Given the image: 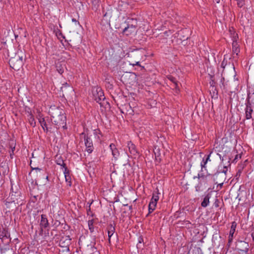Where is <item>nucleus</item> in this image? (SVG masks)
Returning <instances> with one entry per match:
<instances>
[{"label": "nucleus", "mask_w": 254, "mask_h": 254, "mask_svg": "<svg viewBox=\"0 0 254 254\" xmlns=\"http://www.w3.org/2000/svg\"><path fill=\"white\" fill-rule=\"evenodd\" d=\"M235 232L234 231H229V235L228 237V245L229 247H230L231 243L233 241V237H234V234Z\"/></svg>", "instance_id": "a878e982"}, {"label": "nucleus", "mask_w": 254, "mask_h": 254, "mask_svg": "<svg viewBox=\"0 0 254 254\" xmlns=\"http://www.w3.org/2000/svg\"><path fill=\"white\" fill-rule=\"evenodd\" d=\"M243 166L241 165H239L237 169V173L236 175V177L237 178L240 177L241 176V174L242 173V170L243 169Z\"/></svg>", "instance_id": "bb28decb"}, {"label": "nucleus", "mask_w": 254, "mask_h": 254, "mask_svg": "<svg viewBox=\"0 0 254 254\" xmlns=\"http://www.w3.org/2000/svg\"><path fill=\"white\" fill-rule=\"evenodd\" d=\"M135 24H136V22L135 20ZM136 24H128L127 27H126L124 30L123 33L125 34L126 35L128 36L130 35H131L133 33H134L136 32Z\"/></svg>", "instance_id": "9d476101"}, {"label": "nucleus", "mask_w": 254, "mask_h": 254, "mask_svg": "<svg viewBox=\"0 0 254 254\" xmlns=\"http://www.w3.org/2000/svg\"><path fill=\"white\" fill-rule=\"evenodd\" d=\"M61 89L63 92H65L66 95L68 94V93L66 92V89L68 90V92H72L73 91V87L66 82L63 84Z\"/></svg>", "instance_id": "dca6fc26"}, {"label": "nucleus", "mask_w": 254, "mask_h": 254, "mask_svg": "<svg viewBox=\"0 0 254 254\" xmlns=\"http://www.w3.org/2000/svg\"><path fill=\"white\" fill-rule=\"evenodd\" d=\"M109 147H110V150L112 151V154L113 157L116 160H117L120 155L119 151H118V149L117 148L116 145L113 143L110 144Z\"/></svg>", "instance_id": "4468645a"}, {"label": "nucleus", "mask_w": 254, "mask_h": 254, "mask_svg": "<svg viewBox=\"0 0 254 254\" xmlns=\"http://www.w3.org/2000/svg\"><path fill=\"white\" fill-rule=\"evenodd\" d=\"M222 175V174L220 172L213 175L208 173L207 171L206 174L203 172L199 173L197 177L199 182L195 187L196 191H199L202 190L203 188H206L209 185L214 183L219 176Z\"/></svg>", "instance_id": "f03ea898"}, {"label": "nucleus", "mask_w": 254, "mask_h": 254, "mask_svg": "<svg viewBox=\"0 0 254 254\" xmlns=\"http://www.w3.org/2000/svg\"><path fill=\"white\" fill-rule=\"evenodd\" d=\"M214 2H215L216 3H219L220 2V0H213Z\"/></svg>", "instance_id": "58836bf2"}, {"label": "nucleus", "mask_w": 254, "mask_h": 254, "mask_svg": "<svg viewBox=\"0 0 254 254\" xmlns=\"http://www.w3.org/2000/svg\"><path fill=\"white\" fill-rule=\"evenodd\" d=\"M230 32L231 33L232 39L233 40L232 43V52L233 55H236V56H238L239 53L240 52V48L239 45L237 42V39H238V34L235 33V32L232 31L231 29L230 30Z\"/></svg>", "instance_id": "423d86ee"}, {"label": "nucleus", "mask_w": 254, "mask_h": 254, "mask_svg": "<svg viewBox=\"0 0 254 254\" xmlns=\"http://www.w3.org/2000/svg\"><path fill=\"white\" fill-rule=\"evenodd\" d=\"M0 239L3 245H8L10 241L9 234L5 229L0 230Z\"/></svg>", "instance_id": "6e6552de"}, {"label": "nucleus", "mask_w": 254, "mask_h": 254, "mask_svg": "<svg viewBox=\"0 0 254 254\" xmlns=\"http://www.w3.org/2000/svg\"><path fill=\"white\" fill-rule=\"evenodd\" d=\"M253 112V110L252 107L248 104L246 108V118L247 119H250L252 118V114Z\"/></svg>", "instance_id": "412c9836"}, {"label": "nucleus", "mask_w": 254, "mask_h": 254, "mask_svg": "<svg viewBox=\"0 0 254 254\" xmlns=\"http://www.w3.org/2000/svg\"><path fill=\"white\" fill-rule=\"evenodd\" d=\"M92 94L94 100L101 105V102L104 101L105 99V97L102 89L98 87H94L92 89Z\"/></svg>", "instance_id": "39448f33"}, {"label": "nucleus", "mask_w": 254, "mask_h": 254, "mask_svg": "<svg viewBox=\"0 0 254 254\" xmlns=\"http://www.w3.org/2000/svg\"><path fill=\"white\" fill-rule=\"evenodd\" d=\"M220 201L217 198H215L214 202V205L215 207H218L219 206Z\"/></svg>", "instance_id": "c756f323"}, {"label": "nucleus", "mask_w": 254, "mask_h": 254, "mask_svg": "<svg viewBox=\"0 0 254 254\" xmlns=\"http://www.w3.org/2000/svg\"><path fill=\"white\" fill-rule=\"evenodd\" d=\"M236 226H237L236 223L235 222H233L232 223V225H231V229H230V231L235 232Z\"/></svg>", "instance_id": "c85d7f7f"}, {"label": "nucleus", "mask_w": 254, "mask_h": 254, "mask_svg": "<svg viewBox=\"0 0 254 254\" xmlns=\"http://www.w3.org/2000/svg\"><path fill=\"white\" fill-rule=\"evenodd\" d=\"M127 147L128 150L131 154L133 156H135L138 154V152L136 148L135 145L133 144L131 141H129L127 143Z\"/></svg>", "instance_id": "ddd939ff"}, {"label": "nucleus", "mask_w": 254, "mask_h": 254, "mask_svg": "<svg viewBox=\"0 0 254 254\" xmlns=\"http://www.w3.org/2000/svg\"><path fill=\"white\" fill-rule=\"evenodd\" d=\"M56 162L59 165L62 166L64 168V170H65V168H67L65 164L64 163L63 159L62 158L61 156H59L57 157L56 160Z\"/></svg>", "instance_id": "5701e85b"}, {"label": "nucleus", "mask_w": 254, "mask_h": 254, "mask_svg": "<svg viewBox=\"0 0 254 254\" xmlns=\"http://www.w3.org/2000/svg\"><path fill=\"white\" fill-rule=\"evenodd\" d=\"M131 208H132L131 206H129V209H131Z\"/></svg>", "instance_id": "a18cd8bd"}, {"label": "nucleus", "mask_w": 254, "mask_h": 254, "mask_svg": "<svg viewBox=\"0 0 254 254\" xmlns=\"http://www.w3.org/2000/svg\"><path fill=\"white\" fill-rule=\"evenodd\" d=\"M49 226V223L46 215L45 214H42L41 215V220L40 222L41 233H43L44 228H47Z\"/></svg>", "instance_id": "9b49d317"}, {"label": "nucleus", "mask_w": 254, "mask_h": 254, "mask_svg": "<svg viewBox=\"0 0 254 254\" xmlns=\"http://www.w3.org/2000/svg\"><path fill=\"white\" fill-rule=\"evenodd\" d=\"M27 118L29 123L30 124L31 126L32 127H35L36 126V122L33 115L31 112L28 113Z\"/></svg>", "instance_id": "aec40b11"}, {"label": "nucleus", "mask_w": 254, "mask_h": 254, "mask_svg": "<svg viewBox=\"0 0 254 254\" xmlns=\"http://www.w3.org/2000/svg\"><path fill=\"white\" fill-rule=\"evenodd\" d=\"M168 78L174 84V87L176 89L179 88L178 82L175 77L170 75L168 77Z\"/></svg>", "instance_id": "b1692460"}, {"label": "nucleus", "mask_w": 254, "mask_h": 254, "mask_svg": "<svg viewBox=\"0 0 254 254\" xmlns=\"http://www.w3.org/2000/svg\"><path fill=\"white\" fill-rule=\"evenodd\" d=\"M65 181L68 183L69 186H71V178L69 176V171L67 168H65V170L64 171Z\"/></svg>", "instance_id": "a211bd4d"}, {"label": "nucleus", "mask_w": 254, "mask_h": 254, "mask_svg": "<svg viewBox=\"0 0 254 254\" xmlns=\"http://www.w3.org/2000/svg\"><path fill=\"white\" fill-rule=\"evenodd\" d=\"M38 120H39V122L42 127L44 129V130L47 132L48 131V128L46 121L45 120V119L43 118H39L38 119Z\"/></svg>", "instance_id": "4be33fe9"}, {"label": "nucleus", "mask_w": 254, "mask_h": 254, "mask_svg": "<svg viewBox=\"0 0 254 254\" xmlns=\"http://www.w3.org/2000/svg\"><path fill=\"white\" fill-rule=\"evenodd\" d=\"M80 138L83 139L84 144L86 146V151L89 153H91L94 149L92 140L91 137L85 132L80 134Z\"/></svg>", "instance_id": "20e7f679"}, {"label": "nucleus", "mask_w": 254, "mask_h": 254, "mask_svg": "<svg viewBox=\"0 0 254 254\" xmlns=\"http://www.w3.org/2000/svg\"><path fill=\"white\" fill-rule=\"evenodd\" d=\"M155 158L157 160V157H158V156H156V153L155 152Z\"/></svg>", "instance_id": "c03bdc74"}, {"label": "nucleus", "mask_w": 254, "mask_h": 254, "mask_svg": "<svg viewBox=\"0 0 254 254\" xmlns=\"http://www.w3.org/2000/svg\"><path fill=\"white\" fill-rule=\"evenodd\" d=\"M225 63H224V61H223V62H222V63H221V66L222 67H223V68H224V67H225Z\"/></svg>", "instance_id": "c9c22d12"}, {"label": "nucleus", "mask_w": 254, "mask_h": 254, "mask_svg": "<svg viewBox=\"0 0 254 254\" xmlns=\"http://www.w3.org/2000/svg\"><path fill=\"white\" fill-rule=\"evenodd\" d=\"M158 190L153 193L152 198L148 205L149 213H152L156 208L157 203L159 199Z\"/></svg>", "instance_id": "0eeeda50"}, {"label": "nucleus", "mask_w": 254, "mask_h": 254, "mask_svg": "<svg viewBox=\"0 0 254 254\" xmlns=\"http://www.w3.org/2000/svg\"><path fill=\"white\" fill-rule=\"evenodd\" d=\"M240 244H244V245H246V244H247L246 243L243 242H242V241H241V242H240Z\"/></svg>", "instance_id": "79ce46f5"}, {"label": "nucleus", "mask_w": 254, "mask_h": 254, "mask_svg": "<svg viewBox=\"0 0 254 254\" xmlns=\"http://www.w3.org/2000/svg\"><path fill=\"white\" fill-rule=\"evenodd\" d=\"M57 35L58 37V38L60 39H61L62 38H64V36H63V34L61 32H59L58 35L57 34Z\"/></svg>", "instance_id": "473e14b6"}, {"label": "nucleus", "mask_w": 254, "mask_h": 254, "mask_svg": "<svg viewBox=\"0 0 254 254\" xmlns=\"http://www.w3.org/2000/svg\"><path fill=\"white\" fill-rule=\"evenodd\" d=\"M241 154H237V155H236L235 158H234V159H233V162H234H234H235V163H236V162H237V159H238V158H241Z\"/></svg>", "instance_id": "7c9ffc66"}, {"label": "nucleus", "mask_w": 254, "mask_h": 254, "mask_svg": "<svg viewBox=\"0 0 254 254\" xmlns=\"http://www.w3.org/2000/svg\"><path fill=\"white\" fill-rule=\"evenodd\" d=\"M56 67L57 71L61 74H62L64 71L65 68V65L64 63L58 62L56 64Z\"/></svg>", "instance_id": "2eb2a0df"}, {"label": "nucleus", "mask_w": 254, "mask_h": 254, "mask_svg": "<svg viewBox=\"0 0 254 254\" xmlns=\"http://www.w3.org/2000/svg\"><path fill=\"white\" fill-rule=\"evenodd\" d=\"M211 197V194L208 193L203 198V201L201 203V205L203 207H207L209 203V199Z\"/></svg>", "instance_id": "6ab92c4d"}, {"label": "nucleus", "mask_w": 254, "mask_h": 254, "mask_svg": "<svg viewBox=\"0 0 254 254\" xmlns=\"http://www.w3.org/2000/svg\"><path fill=\"white\" fill-rule=\"evenodd\" d=\"M31 167L32 168V172H34L36 174V176L38 179L40 180L45 178L48 179V177L45 175V170L38 167L33 168L32 166H31Z\"/></svg>", "instance_id": "1a4fd4ad"}, {"label": "nucleus", "mask_w": 254, "mask_h": 254, "mask_svg": "<svg viewBox=\"0 0 254 254\" xmlns=\"http://www.w3.org/2000/svg\"><path fill=\"white\" fill-rule=\"evenodd\" d=\"M94 220L93 219L88 220V225L89 229L91 233L93 232L94 231Z\"/></svg>", "instance_id": "393cba45"}, {"label": "nucleus", "mask_w": 254, "mask_h": 254, "mask_svg": "<svg viewBox=\"0 0 254 254\" xmlns=\"http://www.w3.org/2000/svg\"><path fill=\"white\" fill-rule=\"evenodd\" d=\"M101 131L99 129H97L94 130V134H100Z\"/></svg>", "instance_id": "72a5a7b5"}, {"label": "nucleus", "mask_w": 254, "mask_h": 254, "mask_svg": "<svg viewBox=\"0 0 254 254\" xmlns=\"http://www.w3.org/2000/svg\"><path fill=\"white\" fill-rule=\"evenodd\" d=\"M49 113L51 117L53 124L56 126L57 128L62 127L65 128L66 116L63 109L55 106L50 108Z\"/></svg>", "instance_id": "f257e3e1"}, {"label": "nucleus", "mask_w": 254, "mask_h": 254, "mask_svg": "<svg viewBox=\"0 0 254 254\" xmlns=\"http://www.w3.org/2000/svg\"><path fill=\"white\" fill-rule=\"evenodd\" d=\"M155 158L157 160V157H158V156H156V153L155 152Z\"/></svg>", "instance_id": "37998d69"}, {"label": "nucleus", "mask_w": 254, "mask_h": 254, "mask_svg": "<svg viewBox=\"0 0 254 254\" xmlns=\"http://www.w3.org/2000/svg\"><path fill=\"white\" fill-rule=\"evenodd\" d=\"M133 65H139V62H136L135 64H133Z\"/></svg>", "instance_id": "ea45409f"}, {"label": "nucleus", "mask_w": 254, "mask_h": 254, "mask_svg": "<svg viewBox=\"0 0 254 254\" xmlns=\"http://www.w3.org/2000/svg\"><path fill=\"white\" fill-rule=\"evenodd\" d=\"M91 204H92V202L91 203H88V208H87V209H86L88 215H89V212L90 211V210H91L90 206H91Z\"/></svg>", "instance_id": "2f4dec72"}, {"label": "nucleus", "mask_w": 254, "mask_h": 254, "mask_svg": "<svg viewBox=\"0 0 254 254\" xmlns=\"http://www.w3.org/2000/svg\"><path fill=\"white\" fill-rule=\"evenodd\" d=\"M99 1H100V0H93V3L95 5H98L99 4Z\"/></svg>", "instance_id": "f704fd0d"}, {"label": "nucleus", "mask_w": 254, "mask_h": 254, "mask_svg": "<svg viewBox=\"0 0 254 254\" xmlns=\"http://www.w3.org/2000/svg\"><path fill=\"white\" fill-rule=\"evenodd\" d=\"M108 241L109 243L111 242V238L114 235L115 231V227L112 225L110 224L108 226Z\"/></svg>", "instance_id": "f3484780"}, {"label": "nucleus", "mask_w": 254, "mask_h": 254, "mask_svg": "<svg viewBox=\"0 0 254 254\" xmlns=\"http://www.w3.org/2000/svg\"><path fill=\"white\" fill-rule=\"evenodd\" d=\"M212 152H210V153L208 155H207L206 156H205L203 158L202 160V161L200 163V166H201V172H203L204 171H207L206 164H207V163L208 162H210L211 161V160L210 159V157L211 154H212Z\"/></svg>", "instance_id": "f8f14e48"}, {"label": "nucleus", "mask_w": 254, "mask_h": 254, "mask_svg": "<svg viewBox=\"0 0 254 254\" xmlns=\"http://www.w3.org/2000/svg\"><path fill=\"white\" fill-rule=\"evenodd\" d=\"M223 184V182H221V183H219V184H218V186H220V188H221L222 187V186Z\"/></svg>", "instance_id": "4c0bfd02"}, {"label": "nucleus", "mask_w": 254, "mask_h": 254, "mask_svg": "<svg viewBox=\"0 0 254 254\" xmlns=\"http://www.w3.org/2000/svg\"><path fill=\"white\" fill-rule=\"evenodd\" d=\"M244 31L246 33L250 35L253 34L252 30L248 26H244Z\"/></svg>", "instance_id": "cd10ccee"}, {"label": "nucleus", "mask_w": 254, "mask_h": 254, "mask_svg": "<svg viewBox=\"0 0 254 254\" xmlns=\"http://www.w3.org/2000/svg\"><path fill=\"white\" fill-rule=\"evenodd\" d=\"M23 64L22 56H15L11 58L9 61L10 66L15 70H19L22 67Z\"/></svg>", "instance_id": "7ed1b4c3"}, {"label": "nucleus", "mask_w": 254, "mask_h": 254, "mask_svg": "<svg viewBox=\"0 0 254 254\" xmlns=\"http://www.w3.org/2000/svg\"><path fill=\"white\" fill-rule=\"evenodd\" d=\"M251 236H252V237L253 238V240H254V233H252L251 234Z\"/></svg>", "instance_id": "a19ab883"}, {"label": "nucleus", "mask_w": 254, "mask_h": 254, "mask_svg": "<svg viewBox=\"0 0 254 254\" xmlns=\"http://www.w3.org/2000/svg\"><path fill=\"white\" fill-rule=\"evenodd\" d=\"M72 21L74 22H75V23H77L78 24H79V22H77V21L75 18H72Z\"/></svg>", "instance_id": "e433bc0d"}]
</instances>
